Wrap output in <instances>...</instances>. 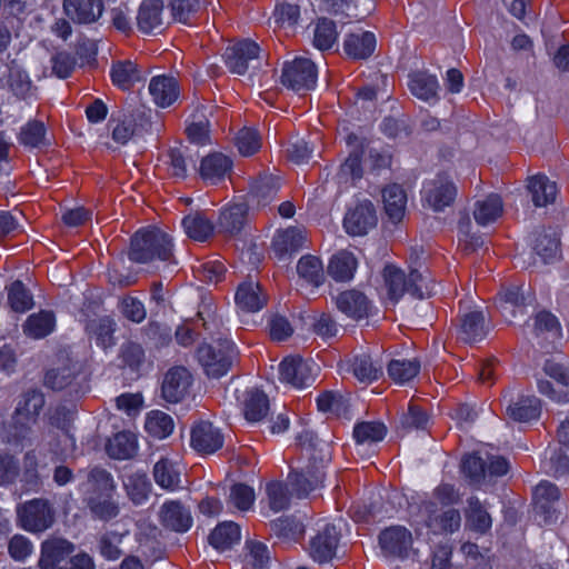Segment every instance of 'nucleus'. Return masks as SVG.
Masks as SVG:
<instances>
[{"mask_svg": "<svg viewBox=\"0 0 569 569\" xmlns=\"http://www.w3.org/2000/svg\"><path fill=\"white\" fill-rule=\"evenodd\" d=\"M153 479L160 488L174 491L180 488L181 469L176 461L161 458L153 467Z\"/></svg>", "mask_w": 569, "mask_h": 569, "instance_id": "32", "label": "nucleus"}, {"mask_svg": "<svg viewBox=\"0 0 569 569\" xmlns=\"http://www.w3.org/2000/svg\"><path fill=\"white\" fill-rule=\"evenodd\" d=\"M142 78L141 70L130 60L118 61L111 68L112 82L122 90H129Z\"/></svg>", "mask_w": 569, "mask_h": 569, "instance_id": "40", "label": "nucleus"}, {"mask_svg": "<svg viewBox=\"0 0 569 569\" xmlns=\"http://www.w3.org/2000/svg\"><path fill=\"white\" fill-rule=\"evenodd\" d=\"M488 332L485 316L479 310H471L461 316L459 339L467 343L482 340Z\"/></svg>", "mask_w": 569, "mask_h": 569, "instance_id": "27", "label": "nucleus"}, {"mask_svg": "<svg viewBox=\"0 0 569 569\" xmlns=\"http://www.w3.org/2000/svg\"><path fill=\"white\" fill-rule=\"evenodd\" d=\"M116 322L109 317H102L90 320L87 325V331L96 343L103 349L114 346Z\"/></svg>", "mask_w": 569, "mask_h": 569, "instance_id": "41", "label": "nucleus"}, {"mask_svg": "<svg viewBox=\"0 0 569 569\" xmlns=\"http://www.w3.org/2000/svg\"><path fill=\"white\" fill-rule=\"evenodd\" d=\"M128 497L134 505L143 503L150 493L151 483L144 473L130 475L124 481Z\"/></svg>", "mask_w": 569, "mask_h": 569, "instance_id": "54", "label": "nucleus"}, {"mask_svg": "<svg viewBox=\"0 0 569 569\" xmlns=\"http://www.w3.org/2000/svg\"><path fill=\"white\" fill-rule=\"evenodd\" d=\"M337 309L346 317L360 321L372 316L373 305L368 297L356 289L345 290L335 297Z\"/></svg>", "mask_w": 569, "mask_h": 569, "instance_id": "11", "label": "nucleus"}, {"mask_svg": "<svg viewBox=\"0 0 569 569\" xmlns=\"http://www.w3.org/2000/svg\"><path fill=\"white\" fill-rule=\"evenodd\" d=\"M503 212V203L498 194H490L483 200L476 202L473 217L481 224L487 226L495 222Z\"/></svg>", "mask_w": 569, "mask_h": 569, "instance_id": "45", "label": "nucleus"}, {"mask_svg": "<svg viewBox=\"0 0 569 569\" xmlns=\"http://www.w3.org/2000/svg\"><path fill=\"white\" fill-rule=\"evenodd\" d=\"M527 187L536 207H546L556 199L557 186L543 174L529 178Z\"/></svg>", "mask_w": 569, "mask_h": 569, "instance_id": "36", "label": "nucleus"}, {"mask_svg": "<svg viewBox=\"0 0 569 569\" xmlns=\"http://www.w3.org/2000/svg\"><path fill=\"white\" fill-rule=\"evenodd\" d=\"M268 505L271 510L279 512L289 506V493L287 487L281 481H271L266 486Z\"/></svg>", "mask_w": 569, "mask_h": 569, "instance_id": "63", "label": "nucleus"}, {"mask_svg": "<svg viewBox=\"0 0 569 569\" xmlns=\"http://www.w3.org/2000/svg\"><path fill=\"white\" fill-rule=\"evenodd\" d=\"M56 326V318L51 311L32 313L23 323V332L32 339H41L50 335Z\"/></svg>", "mask_w": 569, "mask_h": 569, "instance_id": "39", "label": "nucleus"}, {"mask_svg": "<svg viewBox=\"0 0 569 569\" xmlns=\"http://www.w3.org/2000/svg\"><path fill=\"white\" fill-rule=\"evenodd\" d=\"M300 18V7L290 1L278 2L273 10V19L279 27H293Z\"/></svg>", "mask_w": 569, "mask_h": 569, "instance_id": "62", "label": "nucleus"}, {"mask_svg": "<svg viewBox=\"0 0 569 569\" xmlns=\"http://www.w3.org/2000/svg\"><path fill=\"white\" fill-rule=\"evenodd\" d=\"M541 412L540 400L535 396H519L511 401L507 409V416L519 422H528L538 419Z\"/></svg>", "mask_w": 569, "mask_h": 569, "instance_id": "31", "label": "nucleus"}, {"mask_svg": "<svg viewBox=\"0 0 569 569\" xmlns=\"http://www.w3.org/2000/svg\"><path fill=\"white\" fill-rule=\"evenodd\" d=\"M88 508L96 518L104 521L119 515V505L112 493L91 495L88 499Z\"/></svg>", "mask_w": 569, "mask_h": 569, "instance_id": "48", "label": "nucleus"}, {"mask_svg": "<svg viewBox=\"0 0 569 569\" xmlns=\"http://www.w3.org/2000/svg\"><path fill=\"white\" fill-rule=\"evenodd\" d=\"M160 522L163 527L176 531H188L193 522L191 512L180 501H166L159 511Z\"/></svg>", "mask_w": 569, "mask_h": 569, "instance_id": "16", "label": "nucleus"}, {"mask_svg": "<svg viewBox=\"0 0 569 569\" xmlns=\"http://www.w3.org/2000/svg\"><path fill=\"white\" fill-rule=\"evenodd\" d=\"M319 367L311 360L299 356L286 357L279 365V378L297 389L312 385Z\"/></svg>", "mask_w": 569, "mask_h": 569, "instance_id": "8", "label": "nucleus"}, {"mask_svg": "<svg viewBox=\"0 0 569 569\" xmlns=\"http://www.w3.org/2000/svg\"><path fill=\"white\" fill-rule=\"evenodd\" d=\"M457 187L446 174H438L423 186L422 199L435 211H442L453 203Z\"/></svg>", "mask_w": 569, "mask_h": 569, "instance_id": "10", "label": "nucleus"}, {"mask_svg": "<svg viewBox=\"0 0 569 569\" xmlns=\"http://www.w3.org/2000/svg\"><path fill=\"white\" fill-rule=\"evenodd\" d=\"M191 446L198 452L210 455L222 448L223 436L211 422L202 421L191 431Z\"/></svg>", "mask_w": 569, "mask_h": 569, "instance_id": "19", "label": "nucleus"}, {"mask_svg": "<svg viewBox=\"0 0 569 569\" xmlns=\"http://www.w3.org/2000/svg\"><path fill=\"white\" fill-rule=\"evenodd\" d=\"M186 132L192 143L204 146L210 141L209 120L203 109L192 114V120L188 124Z\"/></svg>", "mask_w": 569, "mask_h": 569, "instance_id": "57", "label": "nucleus"}, {"mask_svg": "<svg viewBox=\"0 0 569 569\" xmlns=\"http://www.w3.org/2000/svg\"><path fill=\"white\" fill-rule=\"evenodd\" d=\"M297 442L302 448V455L309 460L308 465L299 466L289 473V483L298 498H305L320 488L325 479V467L330 461V455L325 442L317 439L310 430H303L297 436Z\"/></svg>", "mask_w": 569, "mask_h": 569, "instance_id": "1", "label": "nucleus"}, {"mask_svg": "<svg viewBox=\"0 0 569 569\" xmlns=\"http://www.w3.org/2000/svg\"><path fill=\"white\" fill-rule=\"evenodd\" d=\"M74 551V546L63 538H49L41 543L39 569H56L57 566Z\"/></svg>", "mask_w": 569, "mask_h": 569, "instance_id": "17", "label": "nucleus"}, {"mask_svg": "<svg viewBox=\"0 0 569 569\" xmlns=\"http://www.w3.org/2000/svg\"><path fill=\"white\" fill-rule=\"evenodd\" d=\"M426 525L433 533H451L461 526V516L457 509L438 510L433 500L423 502Z\"/></svg>", "mask_w": 569, "mask_h": 569, "instance_id": "15", "label": "nucleus"}, {"mask_svg": "<svg viewBox=\"0 0 569 569\" xmlns=\"http://www.w3.org/2000/svg\"><path fill=\"white\" fill-rule=\"evenodd\" d=\"M387 435V428L378 421L359 422L353 428V438L357 446H371L380 442Z\"/></svg>", "mask_w": 569, "mask_h": 569, "instance_id": "47", "label": "nucleus"}, {"mask_svg": "<svg viewBox=\"0 0 569 569\" xmlns=\"http://www.w3.org/2000/svg\"><path fill=\"white\" fill-rule=\"evenodd\" d=\"M408 86L411 93L423 101L438 100L439 83L432 74L426 72L412 73Z\"/></svg>", "mask_w": 569, "mask_h": 569, "instance_id": "38", "label": "nucleus"}, {"mask_svg": "<svg viewBox=\"0 0 569 569\" xmlns=\"http://www.w3.org/2000/svg\"><path fill=\"white\" fill-rule=\"evenodd\" d=\"M149 92L154 103L161 108L170 107L180 96L177 80L167 76L153 77L149 83Z\"/></svg>", "mask_w": 569, "mask_h": 569, "instance_id": "26", "label": "nucleus"}, {"mask_svg": "<svg viewBox=\"0 0 569 569\" xmlns=\"http://www.w3.org/2000/svg\"><path fill=\"white\" fill-rule=\"evenodd\" d=\"M234 300L240 311L258 312L267 305L268 296L259 282L249 279L239 284Z\"/></svg>", "mask_w": 569, "mask_h": 569, "instance_id": "18", "label": "nucleus"}, {"mask_svg": "<svg viewBox=\"0 0 569 569\" xmlns=\"http://www.w3.org/2000/svg\"><path fill=\"white\" fill-rule=\"evenodd\" d=\"M376 44V36L372 32L359 30L346 36L343 51L351 59L363 60L373 53Z\"/></svg>", "mask_w": 569, "mask_h": 569, "instance_id": "25", "label": "nucleus"}, {"mask_svg": "<svg viewBox=\"0 0 569 569\" xmlns=\"http://www.w3.org/2000/svg\"><path fill=\"white\" fill-rule=\"evenodd\" d=\"M248 221V204L234 203L224 208L218 220L220 232L234 236L239 233Z\"/></svg>", "mask_w": 569, "mask_h": 569, "instance_id": "30", "label": "nucleus"}, {"mask_svg": "<svg viewBox=\"0 0 569 569\" xmlns=\"http://www.w3.org/2000/svg\"><path fill=\"white\" fill-rule=\"evenodd\" d=\"M108 453L114 459H129L136 452V441L129 433H117L107 447Z\"/></svg>", "mask_w": 569, "mask_h": 569, "instance_id": "59", "label": "nucleus"}, {"mask_svg": "<svg viewBox=\"0 0 569 569\" xmlns=\"http://www.w3.org/2000/svg\"><path fill=\"white\" fill-rule=\"evenodd\" d=\"M88 485L92 495L113 493L116 489L112 476L104 469L93 468L88 475Z\"/></svg>", "mask_w": 569, "mask_h": 569, "instance_id": "64", "label": "nucleus"}, {"mask_svg": "<svg viewBox=\"0 0 569 569\" xmlns=\"http://www.w3.org/2000/svg\"><path fill=\"white\" fill-rule=\"evenodd\" d=\"M269 399L264 392L259 389L246 391L243 399V413L248 421L258 422L269 412Z\"/></svg>", "mask_w": 569, "mask_h": 569, "instance_id": "37", "label": "nucleus"}, {"mask_svg": "<svg viewBox=\"0 0 569 569\" xmlns=\"http://www.w3.org/2000/svg\"><path fill=\"white\" fill-rule=\"evenodd\" d=\"M348 369L362 383H371L382 376V363L371 355L361 352L347 361Z\"/></svg>", "mask_w": 569, "mask_h": 569, "instance_id": "24", "label": "nucleus"}, {"mask_svg": "<svg viewBox=\"0 0 569 569\" xmlns=\"http://www.w3.org/2000/svg\"><path fill=\"white\" fill-rule=\"evenodd\" d=\"M240 527L233 521L219 523L210 533V545L217 550H226L240 541Z\"/></svg>", "mask_w": 569, "mask_h": 569, "instance_id": "42", "label": "nucleus"}, {"mask_svg": "<svg viewBox=\"0 0 569 569\" xmlns=\"http://www.w3.org/2000/svg\"><path fill=\"white\" fill-rule=\"evenodd\" d=\"M8 305L14 312L23 313L33 307V297L20 281H13L8 288Z\"/></svg>", "mask_w": 569, "mask_h": 569, "instance_id": "51", "label": "nucleus"}, {"mask_svg": "<svg viewBox=\"0 0 569 569\" xmlns=\"http://www.w3.org/2000/svg\"><path fill=\"white\" fill-rule=\"evenodd\" d=\"M260 47L243 39L226 48L223 58L231 73L243 76L250 68H256L259 61Z\"/></svg>", "mask_w": 569, "mask_h": 569, "instance_id": "9", "label": "nucleus"}, {"mask_svg": "<svg viewBox=\"0 0 569 569\" xmlns=\"http://www.w3.org/2000/svg\"><path fill=\"white\" fill-rule=\"evenodd\" d=\"M279 186V179L273 176L260 177L251 188L250 202L267 207L274 199Z\"/></svg>", "mask_w": 569, "mask_h": 569, "instance_id": "46", "label": "nucleus"}, {"mask_svg": "<svg viewBox=\"0 0 569 569\" xmlns=\"http://www.w3.org/2000/svg\"><path fill=\"white\" fill-rule=\"evenodd\" d=\"M377 214L373 204L370 201L358 203L350 209L343 219V228L350 236H365L376 227Z\"/></svg>", "mask_w": 569, "mask_h": 569, "instance_id": "14", "label": "nucleus"}, {"mask_svg": "<svg viewBox=\"0 0 569 569\" xmlns=\"http://www.w3.org/2000/svg\"><path fill=\"white\" fill-rule=\"evenodd\" d=\"M383 208L392 222H399L405 217L407 194L401 186L393 183L382 190Z\"/></svg>", "mask_w": 569, "mask_h": 569, "instance_id": "34", "label": "nucleus"}, {"mask_svg": "<svg viewBox=\"0 0 569 569\" xmlns=\"http://www.w3.org/2000/svg\"><path fill=\"white\" fill-rule=\"evenodd\" d=\"M559 239L556 232H539L535 240V251L543 261H549L557 257L559 252Z\"/></svg>", "mask_w": 569, "mask_h": 569, "instance_id": "60", "label": "nucleus"}, {"mask_svg": "<svg viewBox=\"0 0 569 569\" xmlns=\"http://www.w3.org/2000/svg\"><path fill=\"white\" fill-rule=\"evenodd\" d=\"M232 161L220 152H213L202 158L199 167V174L203 181L217 184L231 171Z\"/></svg>", "mask_w": 569, "mask_h": 569, "instance_id": "23", "label": "nucleus"}, {"mask_svg": "<svg viewBox=\"0 0 569 569\" xmlns=\"http://www.w3.org/2000/svg\"><path fill=\"white\" fill-rule=\"evenodd\" d=\"M340 531L335 525L326 523L310 539L308 553L319 565L331 563L338 558Z\"/></svg>", "mask_w": 569, "mask_h": 569, "instance_id": "6", "label": "nucleus"}, {"mask_svg": "<svg viewBox=\"0 0 569 569\" xmlns=\"http://www.w3.org/2000/svg\"><path fill=\"white\" fill-rule=\"evenodd\" d=\"M192 382V375L186 367L177 366L169 369L161 387L163 399L171 403L181 401L189 395Z\"/></svg>", "mask_w": 569, "mask_h": 569, "instance_id": "12", "label": "nucleus"}, {"mask_svg": "<svg viewBox=\"0 0 569 569\" xmlns=\"http://www.w3.org/2000/svg\"><path fill=\"white\" fill-rule=\"evenodd\" d=\"M6 86L8 91L11 92L16 99L21 101H27L37 90L29 73L17 60H12L8 64Z\"/></svg>", "mask_w": 569, "mask_h": 569, "instance_id": "20", "label": "nucleus"}, {"mask_svg": "<svg viewBox=\"0 0 569 569\" xmlns=\"http://www.w3.org/2000/svg\"><path fill=\"white\" fill-rule=\"evenodd\" d=\"M317 406L322 412L346 416L349 409V401L339 392L326 391L317 398Z\"/></svg>", "mask_w": 569, "mask_h": 569, "instance_id": "58", "label": "nucleus"}, {"mask_svg": "<svg viewBox=\"0 0 569 569\" xmlns=\"http://www.w3.org/2000/svg\"><path fill=\"white\" fill-rule=\"evenodd\" d=\"M387 371L395 382L402 385L419 373L420 362L417 359H396L389 362Z\"/></svg>", "mask_w": 569, "mask_h": 569, "instance_id": "50", "label": "nucleus"}, {"mask_svg": "<svg viewBox=\"0 0 569 569\" xmlns=\"http://www.w3.org/2000/svg\"><path fill=\"white\" fill-rule=\"evenodd\" d=\"M18 525L31 533H41L52 527L56 512L46 499L36 498L17 507Z\"/></svg>", "mask_w": 569, "mask_h": 569, "instance_id": "4", "label": "nucleus"}, {"mask_svg": "<svg viewBox=\"0 0 569 569\" xmlns=\"http://www.w3.org/2000/svg\"><path fill=\"white\" fill-rule=\"evenodd\" d=\"M182 226L189 238L200 242L207 241L214 230L213 222L201 212L184 217Z\"/></svg>", "mask_w": 569, "mask_h": 569, "instance_id": "43", "label": "nucleus"}, {"mask_svg": "<svg viewBox=\"0 0 569 569\" xmlns=\"http://www.w3.org/2000/svg\"><path fill=\"white\" fill-rule=\"evenodd\" d=\"M168 158L170 173L178 179H184L187 177L189 163L194 166L191 150L188 147L170 149Z\"/></svg>", "mask_w": 569, "mask_h": 569, "instance_id": "55", "label": "nucleus"}, {"mask_svg": "<svg viewBox=\"0 0 569 569\" xmlns=\"http://www.w3.org/2000/svg\"><path fill=\"white\" fill-rule=\"evenodd\" d=\"M338 39L336 23L327 18L319 19L313 31V46L321 50L330 49Z\"/></svg>", "mask_w": 569, "mask_h": 569, "instance_id": "56", "label": "nucleus"}, {"mask_svg": "<svg viewBox=\"0 0 569 569\" xmlns=\"http://www.w3.org/2000/svg\"><path fill=\"white\" fill-rule=\"evenodd\" d=\"M306 241L307 234L302 228L290 227L277 232L272 240V248L278 257H283L302 249Z\"/></svg>", "mask_w": 569, "mask_h": 569, "instance_id": "28", "label": "nucleus"}, {"mask_svg": "<svg viewBox=\"0 0 569 569\" xmlns=\"http://www.w3.org/2000/svg\"><path fill=\"white\" fill-rule=\"evenodd\" d=\"M63 11L73 22L88 24L101 17L103 3L102 0H63Z\"/></svg>", "mask_w": 569, "mask_h": 569, "instance_id": "21", "label": "nucleus"}, {"mask_svg": "<svg viewBox=\"0 0 569 569\" xmlns=\"http://www.w3.org/2000/svg\"><path fill=\"white\" fill-rule=\"evenodd\" d=\"M358 268V260L355 254L348 250H340L335 253L328 263V274L338 282L350 281Z\"/></svg>", "mask_w": 569, "mask_h": 569, "instance_id": "29", "label": "nucleus"}, {"mask_svg": "<svg viewBox=\"0 0 569 569\" xmlns=\"http://www.w3.org/2000/svg\"><path fill=\"white\" fill-rule=\"evenodd\" d=\"M44 405L43 395L38 390H29L22 395L16 408V419L20 425L34 421Z\"/></svg>", "mask_w": 569, "mask_h": 569, "instance_id": "35", "label": "nucleus"}, {"mask_svg": "<svg viewBox=\"0 0 569 569\" xmlns=\"http://www.w3.org/2000/svg\"><path fill=\"white\" fill-rule=\"evenodd\" d=\"M382 277L386 297L392 305H396L406 292L418 299L431 293L429 282L418 270H411L407 276L400 268L387 264Z\"/></svg>", "mask_w": 569, "mask_h": 569, "instance_id": "3", "label": "nucleus"}, {"mask_svg": "<svg viewBox=\"0 0 569 569\" xmlns=\"http://www.w3.org/2000/svg\"><path fill=\"white\" fill-rule=\"evenodd\" d=\"M297 272L300 278L316 287L323 282V266L316 256L307 254L301 257L297 263Z\"/></svg>", "mask_w": 569, "mask_h": 569, "instance_id": "53", "label": "nucleus"}, {"mask_svg": "<svg viewBox=\"0 0 569 569\" xmlns=\"http://www.w3.org/2000/svg\"><path fill=\"white\" fill-rule=\"evenodd\" d=\"M18 140L28 148H40L49 143L46 127L39 120H31L26 123L20 130Z\"/></svg>", "mask_w": 569, "mask_h": 569, "instance_id": "52", "label": "nucleus"}, {"mask_svg": "<svg viewBox=\"0 0 569 569\" xmlns=\"http://www.w3.org/2000/svg\"><path fill=\"white\" fill-rule=\"evenodd\" d=\"M129 258L138 263L172 261V240L157 228L139 230L131 239Z\"/></svg>", "mask_w": 569, "mask_h": 569, "instance_id": "2", "label": "nucleus"}, {"mask_svg": "<svg viewBox=\"0 0 569 569\" xmlns=\"http://www.w3.org/2000/svg\"><path fill=\"white\" fill-rule=\"evenodd\" d=\"M162 0H143L140 4L137 23L140 31L151 33L162 27Z\"/></svg>", "mask_w": 569, "mask_h": 569, "instance_id": "33", "label": "nucleus"}, {"mask_svg": "<svg viewBox=\"0 0 569 569\" xmlns=\"http://www.w3.org/2000/svg\"><path fill=\"white\" fill-rule=\"evenodd\" d=\"M492 526V519L478 498L468 500L466 527L479 533H486Z\"/></svg>", "mask_w": 569, "mask_h": 569, "instance_id": "44", "label": "nucleus"}, {"mask_svg": "<svg viewBox=\"0 0 569 569\" xmlns=\"http://www.w3.org/2000/svg\"><path fill=\"white\" fill-rule=\"evenodd\" d=\"M318 78L316 64L307 58H296L283 64L281 82L293 91H305L315 88Z\"/></svg>", "mask_w": 569, "mask_h": 569, "instance_id": "7", "label": "nucleus"}, {"mask_svg": "<svg viewBox=\"0 0 569 569\" xmlns=\"http://www.w3.org/2000/svg\"><path fill=\"white\" fill-rule=\"evenodd\" d=\"M173 427L172 418L163 411L152 410L146 417L144 429L157 439H163L171 435Z\"/></svg>", "mask_w": 569, "mask_h": 569, "instance_id": "49", "label": "nucleus"}, {"mask_svg": "<svg viewBox=\"0 0 569 569\" xmlns=\"http://www.w3.org/2000/svg\"><path fill=\"white\" fill-rule=\"evenodd\" d=\"M560 492L557 486L542 481L533 490L535 511L542 518L543 523H551L557 520L552 503L559 499Z\"/></svg>", "mask_w": 569, "mask_h": 569, "instance_id": "22", "label": "nucleus"}, {"mask_svg": "<svg viewBox=\"0 0 569 569\" xmlns=\"http://www.w3.org/2000/svg\"><path fill=\"white\" fill-rule=\"evenodd\" d=\"M74 370L69 365L51 368L46 372L44 385L54 390H61L71 385Z\"/></svg>", "mask_w": 569, "mask_h": 569, "instance_id": "61", "label": "nucleus"}, {"mask_svg": "<svg viewBox=\"0 0 569 569\" xmlns=\"http://www.w3.org/2000/svg\"><path fill=\"white\" fill-rule=\"evenodd\" d=\"M237 356L234 345L223 340L217 346L202 345L197 350V358L206 375L211 378L224 376Z\"/></svg>", "mask_w": 569, "mask_h": 569, "instance_id": "5", "label": "nucleus"}, {"mask_svg": "<svg viewBox=\"0 0 569 569\" xmlns=\"http://www.w3.org/2000/svg\"><path fill=\"white\" fill-rule=\"evenodd\" d=\"M412 533L403 526H391L379 535V545L386 556L405 558L412 548Z\"/></svg>", "mask_w": 569, "mask_h": 569, "instance_id": "13", "label": "nucleus"}]
</instances>
